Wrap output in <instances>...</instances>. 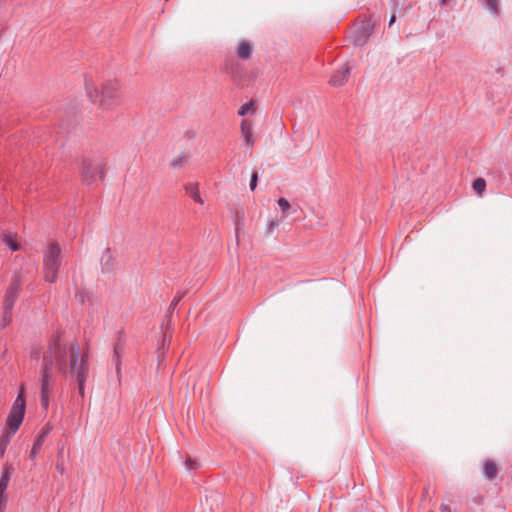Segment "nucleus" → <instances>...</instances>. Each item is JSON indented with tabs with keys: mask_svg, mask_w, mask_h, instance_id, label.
Wrapping results in <instances>:
<instances>
[{
	"mask_svg": "<svg viewBox=\"0 0 512 512\" xmlns=\"http://www.w3.org/2000/svg\"><path fill=\"white\" fill-rule=\"evenodd\" d=\"M56 469L62 474L64 472L63 464L58 463Z\"/></svg>",
	"mask_w": 512,
	"mask_h": 512,
	"instance_id": "nucleus-30",
	"label": "nucleus"
},
{
	"mask_svg": "<svg viewBox=\"0 0 512 512\" xmlns=\"http://www.w3.org/2000/svg\"><path fill=\"white\" fill-rule=\"evenodd\" d=\"M4 242L6 243V245L9 246V248L12 251L19 250V244L17 243L16 239L14 237H12L11 235H5Z\"/></svg>",
	"mask_w": 512,
	"mask_h": 512,
	"instance_id": "nucleus-16",
	"label": "nucleus"
},
{
	"mask_svg": "<svg viewBox=\"0 0 512 512\" xmlns=\"http://www.w3.org/2000/svg\"><path fill=\"white\" fill-rule=\"evenodd\" d=\"M21 281L20 276L15 274L12 282L10 283L3 300V308H4V319L7 320L8 314H10L11 310L14 307V304L17 300L18 294L20 292Z\"/></svg>",
	"mask_w": 512,
	"mask_h": 512,
	"instance_id": "nucleus-7",
	"label": "nucleus"
},
{
	"mask_svg": "<svg viewBox=\"0 0 512 512\" xmlns=\"http://www.w3.org/2000/svg\"><path fill=\"white\" fill-rule=\"evenodd\" d=\"M52 430V426L50 424H46L43 428L37 439L35 440L33 447L30 451V458L34 460L36 458V455L41 450L42 445L46 439V437L49 435V433Z\"/></svg>",
	"mask_w": 512,
	"mask_h": 512,
	"instance_id": "nucleus-9",
	"label": "nucleus"
},
{
	"mask_svg": "<svg viewBox=\"0 0 512 512\" xmlns=\"http://www.w3.org/2000/svg\"><path fill=\"white\" fill-rule=\"evenodd\" d=\"M25 413V399H24V389L21 387L20 393L17 396L10 414L7 418V426L9 428L17 429L23 421Z\"/></svg>",
	"mask_w": 512,
	"mask_h": 512,
	"instance_id": "nucleus-6",
	"label": "nucleus"
},
{
	"mask_svg": "<svg viewBox=\"0 0 512 512\" xmlns=\"http://www.w3.org/2000/svg\"><path fill=\"white\" fill-rule=\"evenodd\" d=\"M440 511L441 512H451V509H450V507L448 505L441 504Z\"/></svg>",
	"mask_w": 512,
	"mask_h": 512,
	"instance_id": "nucleus-27",
	"label": "nucleus"
},
{
	"mask_svg": "<svg viewBox=\"0 0 512 512\" xmlns=\"http://www.w3.org/2000/svg\"><path fill=\"white\" fill-rule=\"evenodd\" d=\"M116 353V358H119V355H117V352L115 351ZM117 362H119V359H117Z\"/></svg>",
	"mask_w": 512,
	"mask_h": 512,
	"instance_id": "nucleus-35",
	"label": "nucleus"
},
{
	"mask_svg": "<svg viewBox=\"0 0 512 512\" xmlns=\"http://www.w3.org/2000/svg\"><path fill=\"white\" fill-rule=\"evenodd\" d=\"M16 431H17V429L8 427V429L3 432V434L0 438V442L3 443V446H8V444L10 443V441Z\"/></svg>",
	"mask_w": 512,
	"mask_h": 512,
	"instance_id": "nucleus-14",
	"label": "nucleus"
},
{
	"mask_svg": "<svg viewBox=\"0 0 512 512\" xmlns=\"http://www.w3.org/2000/svg\"><path fill=\"white\" fill-rule=\"evenodd\" d=\"M449 0H441V2L444 4L446 2H448Z\"/></svg>",
	"mask_w": 512,
	"mask_h": 512,
	"instance_id": "nucleus-34",
	"label": "nucleus"
},
{
	"mask_svg": "<svg viewBox=\"0 0 512 512\" xmlns=\"http://www.w3.org/2000/svg\"><path fill=\"white\" fill-rule=\"evenodd\" d=\"M473 189L477 192L479 196H482L485 188H486V182L483 178H477L473 181Z\"/></svg>",
	"mask_w": 512,
	"mask_h": 512,
	"instance_id": "nucleus-15",
	"label": "nucleus"
},
{
	"mask_svg": "<svg viewBox=\"0 0 512 512\" xmlns=\"http://www.w3.org/2000/svg\"><path fill=\"white\" fill-rule=\"evenodd\" d=\"M187 161H188L187 155H180L172 161V166L177 168V167H180L183 164H185Z\"/></svg>",
	"mask_w": 512,
	"mask_h": 512,
	"instance_id": "nucleus-18",
	"label": "nucleus"
},
{
	"mask_svg": "<svg viewBox=\"0 0 512 512\" xmlns=\"http://www.w3.org/2000/svg\"><path fill=\"white\" fill-rule=\"evenodd\" d=\"M185 465L187 467L188 470H194V469H197L199 464L195 461V460H192L191 458H188L186 461H185Z\"/></svg>",
	"mask_w": 512,
	"mask_h": 512,
	"instance_id": "nucleus-24",
	"label": "nucleus"
},
{
	"mask_svg": "<svg viewBox=\"0 0 512 512\" xmlns=\"http://www.w3.org/2000/svg\"><path fill=\"white\" fill-rule=\"evenodd\" d=\"M427 493H428V489L426 488V489L424 490L423 497H425V496L427 495Z\"/></svg>",
	"mask_w": 512,
	"mask_h": 512,
	"instance_id": "nucleus-32",
	"label": "nucleus"
},
{
	"mask_svg": "<svg viewBox=\"0 0 512 512\" xmlns=\"http://www.w3.org/2000/svg\"><path fill=\"white\" fill-rule=\"evenodd\" d=\"M484 476L488 480H493L498 474V467L492 460H486L483 465Z\"/></svg>",
	"mask_w": 512,
	"mask_h": 512,
	"instance_id": "nucleus-12",
	"label": "nucleus"
},
{
	"mask_svg": "<svg viewBox=\"0 0 512 512\" xmlns=\"http://www.w3.org/2000/svg\"><path fill=\"white\" fill-rule=\"evenodd\" d=\"M84 87L88 100L103 111L111 110L113 106L120 102L122 97V86L116 79H106L99 82L86 79Z\"/></svg>",
	"mask_w": 512,
	"mask_h": 512,
	"instance_id": "nucleus-2",
	"label": "nucleus"
},
{
	"mask_svg": "<svg viewBox=\"0 0 512 512\" xmlns=\"http://www.w3.org/2000/svg\"><path fill=\"white\" fill-rule=\"evenodd\" d=\"M43 361L50 362V367L64 376L89 372L86 353L81 351L76 339L67 338L63 333L52 336Z\"/></svg>",
	"mask_w": 512,
	"mask_h": 512,
	"instance_id": "nucleus-1",
	"label": "nucleus"
},
{
	"mask_svg": "<svg viewBox=\"0 0 512 512\" xmlns=\"http://www.w3.org/2000/svg\"><path fill=\"white\" fill-rule=\"evenodd\" d=\"M257 179H258L257 173H253L251 176V180H250L251 190H255V188L257 186Z\"/></svg>",
	"mask_w": 512,
	"mask_h": 512,
	"instance_id": "nucleus-26",
	"label": "nucleus"
},
{
	"mask_svg": "<svg viewBox=\"0 0 512 512\" xmlns=\"http://www.w3.org/2000/svg\"><path fill=\"white\" fill-rule=\"evenodd\" d=\"M250 112H253V104L252 103H245L242 105L239 109V115H246Z\"/></svg>",
	"mask_w": 512,
	"mask_h": 512,
	"instance_id": "nucleus-19",
	"label": "nucleus"
},
{
	"mask_svg": "<svg viewBox=\"0 0 512 512\" xmlns=\"http://www.w3.org/2000/svg\"><path fill=\"white\" fill-rule=\"evenodd\" d=\"M106 163L102 159L83 160L81 166V176L83 182L87 185L93 184L97 180L103 179L105 175Z\"/></svg>",
	"mask_w": 512,
	"mask_h": 512,
	"instance_id": "nucleus-4",
	"label": "nucleus"
},
{
	"mask_svg": "<svg viewBox=\"0 0 512 512\" xmlns=\"http://www.w3.org/2000/svg\"><path fill=\"white\" fill-rule=\"evenodd\" d=\"M62 263L61 248L58 243L50 242L43 252V277L46 282L54 283Z\"/></svg>",
	"mask_w": 512,
	"mask_h": 512,
	"instance_id": "nucleus-3",
	"label": "nucleus"
},
{
	"mask_svg": "<svg viewBox=\"0 0 512 512\" xmlns=\"http://www.w3.org/2000/svg\"><path fill=\"white\" fill-rule=\"evenodd\" d=\"M253 46L249 41L242 40L236 47V54L239 58L247 60L251 57Z\"/></svg>",
	"mask_w": 512,
	"mask_h": 512,
	"instance_id": "nucleus-11",
	"label": "nucleus"
},
{
	"mask_svg": "<svg viewBox=\"0 0 512 512\" xmlns=\"http://www.w3.org/2000/svg\"><path fill=\"white\" fill-rule=\"evenodd\" d=\"M278 205L280 206L283 214H286L288 210L290 209V203L285 198H279Z\"/></svg>",
	"mask_w": 512,
	"mask_h": 512,
	"instance_id": "nucleus-20",
	"label": "nucleus"
},
{
	"mask_svg": "<svg viewBox=\"0 0 512 512\" xmlns=\"http://www.w3.org/2000/svg\"><path fill=\"white\" fill-rule=\"evenodd\" d=\"M278 221L273 219V220H270L267 224V229L268 231L271 233L274 231V229H276L278 227Z\"/></svg>",
	"mask_w": 512,
	"mask_h": 512,
	"instance_id": "nucleus-25",
	"label": "nucleus"
},
{
	"mask_svg": "<svg viewBox=\"0 0 512 512\" xmlns=\"http://www.w3.org/2000/svg\"><path fill=\"white\" fill-rule=\"evenodd\" d=\"M110 261L113 262V259L109 251H107L106 254L102 257L103 266L106 267L107 270H110L113 266L112 264L108 265Z\"/></svg>",
	"mask_w": 512,
	"mask_h": 512,
	"instance_id": "nucleus-22",
	"label": "nucleus"
},
{
	"mask_svg": "<svg viewBox=\"0 0 512 512\" xmlns=\"http://www.w3.org/2000/svg\"><path fill=\"white\" fill-rule=\"evenodd\" d=\"M350 70L351 69L347 64L343 65L339 70H337L333 74L329 83L334 87L343 86L350 76Z\"/></svg>",
	"mask_w": 512,
	"mask_h": 512,
	"instance_id": "nucleus-8",
	"label": "nucleus"
},
{
	"mask_svg": "<svg viewBox=\"0 0 512 512\" xmlns=\"http://www.w3.org/2000/svg\"><path fill=\"white\" fill-rule=\"evenodd\" d=\"M54 372L55 370L50 367V362L42 363L41 368V406L47 410L49 406L50 397L54 387Z\"/></svg>",
	"mask_w": 512,
	"mask_h": 512,
	"instance_id": "nucleus-5",
	"label": "nucleus"
},
{
	"mask_svg": "<svg viewBox=\"0 0 512 512\" xmlns=\"http://www.w3.org/2000/svg\"><path fill=\"white\" fill-rule=\"evenodd\" d=\"M177 303H178V300H174V301L172 302V305H177Z\"/></svg>",
	"mask_w": 512,
	"mask_h": 512,
	"instance_id": "nucleus-33",
	"label": "nucleus"
},
{
	"mask_svg": "<svg viewBox=\"0 0 512 512\" xmlns=\"http://www.w3.org/2000/svg\"><path fill=\"white\" fill-rule=\"evenodd\" d=\"M488 8L494 12H498V0H486Z\"/></svg>",
	"mask_w": 512,
	"mask_h": 512,
	"instance_id": "nucleus-23",
	"label": "nucleus"
},
{
	"mask_svg": "<svg viewBox=\"0 0 512 512\" xmlns=\"http://www.w3.org/2000/svg\"><path fill=\"white\" fill-rule=\"evenodd\" d=\"M240 129H241V134L244 138L245 145L248 148H252L255 143V140H254V137L252 134V125L250 124L249 121L243 120L241 122Z\"/></svg>",
	"mask_w": 512,
	"mask_h": 512,
	"instance_id": "nucleus-10",
	"label": "nucleus"
},
{
	"mask_svg": "<svg viewBox=\"0 0 512 512\" xmlns=\"http://www.w3.org/2000/svg\"><path fill=\"white\" fill-rule=\"evenodd\" d=\"M395 19H396L395 15L391 16L390 21H389V26H391L395 22Z\"/></svg>",
	"mask_w": 512,
	"mask_h": 512,
	"instance_id": "nucleus-31",
	"label": "nucleus"
},
{
	"mask_svg": "<svg viewBox=\"0 0 512 512\" xmlns=\"http://www.w3.org/2000/svg\"><path fill=\"white\" fill-rule=\"evenodd\" d=\"M191 197L193 198V200H194L196 203H198V204H200V205H203V204H204V201H203V199L201 198V196H200V192H199V190H198V188H197V187H194V188H193V191L191 192Z\"/></svg>",
	"mask_w": 512,
	"mask_h": 512,
	"instance_id": "nucleus-21",
	"label": "nucleus"
},
{
	"mask_svg": "<svg viewBox=\"0 0 512 512\" xmlns=\"http://www.w3.org/2000/svg\"><path fill=\"white\" fill-rule=\"evenodd\" d=\"M88 373L89 372H83L80 374H77L75 376H72L71 378H74L77 383H78V393L81 397H84L85 395V388H84V384H85V381L88 377Z\"/></svg>",
	"mask_w": 512,
	"mask_h": 512,
	"instance_id": "nucleus-13",
	"label": "nucleus"
},
{
	"mask_svg": "<svg viewBox=\"0 0 512 512\" xmlns=\"http://www.w3.org/2000/svg\"><path fill=\"white\" fill-rule=\"evenodd\" d=\"M5 505V499L3 495H0V512H2Z\"/></svg>",
	"mask_w": 512,
	"mask_h": 512,
	"instance_id": "nucleus-28",
	"label": "nucleus"
},
{
	"mask_svg": "<svg viewBox=\"0 0 512 512\" xmlns=\"http://www.w3.org/2000/svg\"><path fill=\"white\" fill-rule=\"evenodd\" d=\"M7 446H3V443L0 442V455L3 456L6 451Z\"/></svg>",
	"mask_w": 512,
	"mask_h": 512,
	"instance_id": "nucleus-29",
	"label": "nucleus"
},
{
	"mask_svg": "<svg viewBox=\"0 0 512 512\" xmlns=\"http://www.w3.org/2000/svg\"><path fill=\"white\" fill-rule=\"evenodd\" d=\"M9 479L10 475L7 471H5L0 479V495H3L5 490L7 489Z\"/></svg>",
	"mask_w": 512,
	"mask_h": 512,
	"instance_id": "nucleus-17",
	"label": "nucleus"
}]
</instances>
